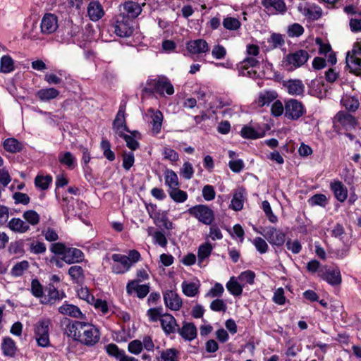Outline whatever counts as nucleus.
I'll use <instances>...</instances> for the list:
<instances>
[{"mask_svg":"<svg viewBox=\"0 0 361 361\" xmlns=\"http://www.w3.org/2000/svg\"><path fill=\"white\" fill-rule=\"evenodd\" d=\"M68 336L80 341L83 345L93 346L100 339V332L94 326L85 322H75L67 326Z\"/></svg>","mask_w":361,"mask_h":361,"instance_id":"nucleus-1","label":"nucleus"},{"mask_svg":"<svg viewBox=\"0 0 361 361\" xmlns=\"http://www.w3.org/2000/svg\"><path fill=\"white\" fill-rule=\"evenodd\" d=\"M317 276L332 286H339L342 282L341 271L334 265H322L317 262Z\"/></svg>","mask_w":361,"mask_h":361,"instance_id":"nucleus-2","label":"nucleus"},{"mask_svg":"<svg viewBox=\"0 0 361 361\" xmlns=\"http://www.w3.org/2000/svg\"><path fill=\"white\" fill-rule=\"evenodd\" d=\"M317 47H319V53L325 56V59L317 57V69L324 68L326 66V61L331 65L336 63V54L332 51L331 47L329 43H324L317 38Z\"/></svg>","mask_w":361,"mask_h":361,"instance_id":"nucleus-3","label":"nucleus"},{"mask_svg":"<svg viewBox=\"0 0 361 361\" xmlns=\"http://www.w3.org/2000/svg\"><path fill=\"white\" fill-rule=\"evenodd\" d=\"M255 231L262 235L268 242L273 245L281 246L286 240L285 233L272 226L262 228V231L255 228Z\"/></svg>","mask_w":361,"mask_h":361,"instance_id":"nucleus-4","label":"nucleus"},{"mask_svg":"<svg viewBox=\"0 0 361 361\" xmlns=\"http://www.w3.org/2000/svg\"><path fill=\"white\" fill-rule=\"evenodd\" d=\"M188 213L206 225H210L214 219V212L209 207L203 204L190 208Z\"/></svg>","mask_w":361,"mask_h":361,"instance_id":"nucleus-5","label":"nucleus"},{"mask_svg":"<svg viewBox=\"0 0 361 361\" xmlns=\"http://www.w3.org/2000/svg\"><path fill=\"white\" fill-rule=\"evenodd\" d=\"M50 321L44 319L38 322L35 326V334L38 345L45 348L49 345V326Z\"/></svg>","mask_w":361,"mask_h":361,"instance_id":"nucleus-6","label":"nucleus"},{"mask_svg":"<svg viewBox=\"0 0 361 361\" xmlns=\"http://www.w3.org/2000/svg\"><path fill=\"white\" fill-rule=\"evenodd\" d=\"M356 125L355 118L347 112L339 111L334 118V128L337 132L340 131L341 127L349 130L355 128Z\"/></svg>","mask_w":361,"mask_h":361,"instance_id":"nucleus-7","label":"nucleus"},{"mask_svg":"<svg viewBox=\"0 0 361 361\" xmlns=\"http://www.w3.org/2000/svg\"><path fill=\"white\" fill-rule=\"evenodd\" d=\"M259 61L252 56L245 58L239 65V73L243 76L255 78L258 76L256 71Z\"/></svg>","mask_w":361,"mask_h":361,"instance_id":"nucleus-8","label":"nucleus"},{"mask_svg":"<svg viewBox=\"0 0 361 361\" xmlns=\"http://www.w3.org/2000/svg\"><path fill=\"white\" fill-rule=\"evenodd\" d=\"M304 112L302 104L295 99H290L285 104V116L288 119L297 120Z\"/></svg>","mask_w":361,"mask_h":361,"instance_id":"nucleus-9","label":"nucleus"},{"mask_svg":"<svg viewBox=\"0 0 361 361\" xmlns=\"http://www.w3.org/2000/svg\"><path fill=\"white\" fill-rule=\"evenodd\" d=\"M346 63L352 72L361 70V50L358 46H353L352 50L347 53Z\"/></svg>","mask_w":361,"mask_h":361,"instance_id":"nucleus-10","label":"nucleus"},{"mask_svg":"<svg viewBox=\"0 0 361 361\" xmlns=\"http://www.w3.org/2000/svg\"><path fill=\"white\" fill-rule=\"evenodd\" d=\"M133 28L131 21L126 19L124 16H119L114 25V32L121 37H128L132 35Z\"/></svg>","mask_w":361,"mask_h":361,"instance_id":"nucleus-11","label":"nucleus"},{"mask_svg":"<svg viewBox=\"0 0 361 361\" xmlns=\"http://www.w3.org/2000/svg\"><path fill=\"white\" fill-rule=\"evenodd\" d=\"M40 27L43 34L54 33L59 27L57 17L52 13H46L42 19Z\"/></svg>","mask_w":361,"mask_h":361,"instance_id":"nucleus-12","label":"nucleus"},{"mask_svg":"<svg viewBox=\"0 0 361 361\" xmlns=\"http://www.w3.org/2000/svg\"><path fill=\"white\" fill-rule=\"evenodd\" d=\"M113 128L118 135H123L125 131L130 132L126 122L125 106H120L113 123Z\"/></svg>","mask_w":361,"mask_h":361,"instance_id":"nucleus-13","label":"nucleus"},{"mask_svg":"<svg viewBox=\"0 0 361 361\" xmlns=\"http://www.w3.org/2000/svg\"><path fill=\"white\" fill-rule=\"evenodd\" d=\"M147 84L154 87L155 90H173V86L171 81L164 75H158L155 78H149Z\"/></svg>","mask_w":361,"mask_h":361,"instance_id":"nucleus-14","label":"nucleus"},{"mask_svg":"<svg viewBox=\"0 0 361 361\" xmlns=\"http://www.w3.org/2000/svg\"><path fill=\"white\" fill-rule=\"evenodd\" d=\"M164 303L171 310H179L182 306V300L178 295L173 290H167L164 294Z\"/></svg>","mask_w":361,"mask_h":361,"instance_id":"nucleus-15","label":"nucleus"},{"mask_svg":"<svg viewBox=\"0 0 361 361\" xmlns=\"http://www.w3.org/2000/svg\"><path fill=\"white\" fill-rule=\"evenodd\" d=\"M186 47L189 53L192 54H201L209 51L207 42L202 39L189 41L186 44Z\"/></svg>","mask_w":361,"mask_h":361,"instance_id":"nucleus-16","label":"nucleus"},{"mask_svg":"<svg viewBox=\"0 0 361 361\" xmlns=\"http://www.w3.org/2000/svg\"><path fill=\"white\" fill-rule=\"evenodd\" d=\"M262 4L269 14L274 15L286 11V4L283 0H263Z\"/></svg>","mask_w":361,"mask_h":361,"instance_id":"nucleus-17","label":"nucleus"},{"mask_svg":"<svg viewBox=\"0 0 361 361\" xmlns=\"http://www.w3.org/2000/svg\"><path fill=\"white\" fill-rule=\"evenodd\" d=\"M128 294L135 293L139 298H144L149 292V286L147 284L140 285L137 281H131L126 286Z\"/></svg>","mask_w":361,"mask_h":361,"instance_id":"nucleus-18","label":"nucleus"},{"mask_svg":"<svg viewBox=\"0 0 361 361\" xmlns=\"http://www.w3.org/2000/svg\"><path fill=\"white\" fill-rule=\"evenodd\" d=\"M123 11L121 16H124L128 20L137 18L142 11V8L139 4L133 1L126 2L123 6Z\"/></svg>","mask_w":361,"mask_h":361,"instance_id":"nucleus-19","label":"nucleus"},{"mask_svg":"<svg viewBox=\"0 0 361 361\" xmlns=\"http://www.w3.org/2000/svg\"><path fill=\"white\" fill-rule=\"evenodd\" d=\"M308 59L305 51L300 50L287 56V63L290 66V68H298L304 64Z\"/></svg>","mask_w":361,"mask_h":361,"instance_id":"nucleus-20","label":"nucleus"},{"mask_svg":"<svg viewBox=\"0 0 361 361\" xmlns=\"http://www.w3.org/2000/svg\"><path fill=\"white\" fill-rule=\"evenodd\" d=\"M8 228L16 233H25L30 229L28 224L20 218L14 217L8 221Z\"/></svg>","mask_w":361,"mask_h":361,"instance_id":"nucleus-21","label":"nucleus"},{"mask_svg":"<svg viewBox=\"0 0 361 361\" xmlns=\"http://www.w3.org/2000/svg\"><path fill=\"white\" fill-rule=\"evenodd\" d=\"M178 334L185 341H191L197 335V328L193 323L184 322L182 327L178 329Z\"/></svg>","mask_w":361,"mask_h":361,"instance_id":"nucleus-22","label":"nucleus"},{"mask_svg":"<svg viewBox=\"0 0 361 361\" xmlns=\"http://www.w3.org/2000/svg\"><path fill=\"white\" fill-rule=\"evenodd\" d=\"M84 255L82 252L77 248H68L61 259L67 264L78 263L82 261Z\"/></svg>","mask_w":361,"mask_h":361,"instance_id":"nucleus-23","label":"nucleus"},{"mask_svg":"<svg viewBox=\"0 0 361 361\" xmlns=\"http://www.w3.org/2000/svg\"><path fill=\"white\" fill-rule=\"evenodd\" d=\"M161 326L167 335L174 333L177 327L175 318L170 314H164L161 319Z\"/></svg>","mask_w":361,"mask_h":361,"instance_id":"nucleus-24","label":"nucleus"},{"mask_svg":"<svg viewBox=\"0 0 361 361\" xmlns=\"http://www.w3.org/2000/svg\"><path fill=\"white\" fill-rule=\"evenodd\" d=\"M58 160L61 165L68 169H73L77 166L76 157L71 152H61Z\"/></svg>","mask_w":361,"mask_h":361,"instance_id":"nucleus-25","label":"nucleus"},{"mask_svg":"<svg viewBox=\"0 0 361 361\" xmlns=\"http://www.w3.org/2000/svg\"><path fill=\"white\" fill-rule=\"evenodd\" d=\"M1 348L5 356L13 357L17 352V347L14 341L10 337L2 339Z\"/></svg>","mask_w":361,"mask_h":361,"instance_id":"nucleus-26","label":"nucleus"},{"mask_svg":"<svg viewBox=\"0 0 361 361\" xmlns=\"http://www.w3.org/2000/svg\"><path fill=\"white\" fill-rule=\"evenodd\" d=\"M331 188L338 201L343 202L347 199V188L341 181L331 183Z\"/></svg>","mask_w":361,"mask_h":361,"instance_id":"nucleus-27","label":"nucleus"},{"mask_svg":"<svg viewBox=\"0 0 361 361\" xmlns=\"http://www.w3.org/2000/svg\"><path fill=\"white\" fill-rule=\"evenodd\" d=\"M87 13L93 21L99 20L104 16V11L101 4L96 1L90 2L87 7Z\"/></svg>","mask_w":361,"mask_h":361,"instance_id":"nucleus-28","label":"nucleus"},{"mask_svg":"<svg viewBox=\"0 0 361 361\" xmlns=\"http://www.w3.org/2000/svg\"><path fill=\"white\" fill-rule=\"evenodd\" d=\"M245 200V190L239 188L234 192L230 207L235 211H240L243 207Z\"/></svg>","mask_w":361,"mask_h":361,"instance_id":"nucleus-29","label":"nucleus"},{"mask_svg":"<svg viewBox=\"0 0 361 361\" xmlns=\"http://www.w3.org/2000/svg\"><path fill=\"white\" fill-rule=\"evenodd\" d=\"M59 312L64 315H68L75 318H82V313L75 305L71 304H63L59 307Z\"/></svg>","mask_w":361,"mask_h":361,"instance_id":"nucleus-30","label":"nucleus"},{"mask_svg":"<svg viewBox=\"0 0 361 361\" xmlns=\"http://www.w3.org/2000/svg\"><path fill=\"white\" fill-rule=\"evenodd\" d=\"M154 220V223L160 227H164L167 230H171L173 228V224L171 222L166 215L164 212L159 211L152 217Z\"/></svg>","mask_w":361,"mask_h":361,"instance_id":"nucleus-31","label":"nucleus"},{"mask_svg":"<svg viewBox=\"0 0 361 361\" xmlns=\"http://www.w3.org/2000/svg\"><path fill=\"white\" fill-rule=\"evenodd\" d=\"M341 104L348 110L355 111L358 109L360 103L358 99L348 94H345L341 99Z\"/></svg>","mask_w":361,"mask_h":361,"instance_id":"nucleus-32","label":"nucleus"},{"mask_svg":"<svg viewBox=\"0 0 361 361\" xmlns=\"http://www.w3.org/2000/svg\"><path fill=\"white\" fill-rule=\"evenodd\" d=\"M3 146L6 151L11 153L18 152L23 148L22 143L13 137L6 139L3 142Z\"/></svg>","mask_w":361,"mask_h":361,"instance_id":"nucleus-33","label":"nucleus"},{"mask_svg":"<svg viewBox=\"0 0 361 361\" xmlns=\"http://www.w3.org/2000/svg\"><path fill=\"white\" fill-rule=\"evenodd\" d=\"M213 250L212 245L205 243L200 245L197 251L198 264L200 266L205 259L208 258Z\"/></svg>","mask_w":361,"mask_h":361,"instance_id":"nucleus-34","label":"nucleus"},{"mask_svg":"<svg viewBox=\"0 0 361 361\" xmlns=\"http://www.w3.org/2000/svg\"><path fill=\"white\" fill-rule=\"evenodd\" d=\"M149 111L152 113V131L157 134L160 132L164 116L162 113L159 110L154 111L151 109Z\"/></svg>","mask_w":361,"mask_h":361,"instance_id":"nucleus-35","label":"nucleus"},{"mask_svg":"<svg viewBox=\"0 0 361 361\" xmlns=\"http://www.w3.org/2000/svg\"><path fill=\"white\" fill-rule=\"evenodd\" d=\"M23 218L25 222L28 224V226H37L40 221L39 214L33 209L27 210L23 212Z\"/></svg>","mask_w":361,"mask_h":361,"instance_id":"nucleus-36","label":"nucleus"},{"mask_svg":"<svg viewBox=\"0 0 361 361\" xmlns=\"http://www.w3.org/2000/svg\"><path fill=\"white\" fill-rule=\"evenodd\" d=\"M331 235L336 238H338L343 243H348L350 240V235L345 231L344 227L340 224H337L331 231Z\"/></svg>","mask_w":361,"mask_h":361,"instance_id":"nucleus-37","label":"nucleus"},{"mask_svg":"<svg viewBox=\"0 0 361 361\" xmlns=\"http://www.w3.org/2000/svg\"><path fill=\"white\" fill-rule=\"evenodd\" d=\"M157 361H179L178 351L174 348H169L162 350Z\"/></svg>","mask_w":361,"mask_h":361,"instance_id":"nucleus-38","label":"nucleus"},{"mask_svg":"<svg viewBox=\"0 0 361 361\" xmlns=\"http://www.w3.org/2000/svg\"><path fill=\"white\" fill-rule=\"evenodd\" d=\"M14 70V62L8 55H4L0 59V72L8 73Z\"/></svg>","mask_w":361,"mask_h":361,"instance_id":"nucleus-39","label":"nucleus"},{"mask_svg":"<svg viewBox=\"0 0 361 361\" xmlns=\"http://www.w3.org/2000/svg\"><path fill=\"white\" fill-rule=\"evenodd\" d=\"M165 183L169 187V189L178 188L179 182L178 176L171 169H166L164 172Z\"/></svg>","mask_w":361,"mask_h":361,"instance_id":"nucleus-40","label":"nucleus"},{"mask_svg":"<svg viewBox=\"0 0 361 361\" xmlns=\"http://www.w3.org/2000/svg\"><path fill=\"white\" fill-rule=\"evenodd\" d=\"M227 290L235 296H239L243 292V286H241L235 277H231L226 283Z\"/></svg>","mask_w":361,"mask_h":361,"instance_id":"nucleus-41","label":"nucleus"},{"mask_svg":"<svg viewBox=\"0 0 361 361\" xmlns=\"http://www.w3.org/2000/svg\"><path fill=\"white\" fill-rule=\"evenodd\" d=\"M29 267V262L26 260L17 262L11 269V274L14 277L21 276Z\"/></svg>","mask_w":361,"mask_h":361,"instance_id":"nucleus-42","label":"nucleus"},{"mask_svg":"<svg viewBox=\"0 0 361 361\" xmlns=\"http://www.w3.org/2000/svg\"><path fill=\"white\" fill-rule=\"evenodd\" d=\"M277 97V94L275 92H264L260 94L257 103L258 106L262 107L265 105H269Z\"/></svg>","mask_w":361,"mask_h":361,"instance_id":"nucleus-43","label":"nucleus"},{"mask_svg":"<svg viewBox=\"0 0 361 361\" xmlns=\"http://www.w3.org/2000/svg\"><path fill=\"white\" fill-rule=\"evenodd\" d=\"M199 284L196 283H182L183 293L188 297H194L199 291Z\"/></svg>","mask_w":361,"mask_h":361,"instance_id":"nucleus-44","label":"nucleus"},{"mask_svg":"<svg viewBox=\"0 0 361 361\" xmlns=\"http://www.w3.org/2000/svg\"><path fill=\"white\" fill-rule=\"evenodd\" d=\"M52 181V177L47 176H37L35 179V186L42 190H47Z\"/></svg>","mask_w":361,"mask_h":361,"instance_id":"nucleus-45","label":"nucleus"},{"mask_svg":"<svg viewBox=\"0 0 361 361\" xmlns=\"http://www.w3.org/2000/svg\"><path fill=\"white\" fill-rule=\"evenodd\" d=\"M111 258L115 263H118L121 265L122 268L126 271H128L132 266V263H130L129 257H127L126 255L114 254Z\"/></svg>","mask_w":361,"mask_h":361,"instance_id":"nucleus-46","label":"nucleus"},{"mask_svg":"<svg viewBox=\"0 0 361 361\" xmlns=\"http://www.w3.org/2000/svg\"><path fill=\"white\" fill-rule=\"evenodd\" d=\"M169 194L171 198L176 202H184L188 198L187 193L178 188L170 189Z\"/></svg>","mask_w":361,"mask_h":361,"instance_id":"nucleus-47","label":"nucleus"},{"mask_svg":"<svg viewBox=\"0 0 361 361\" xmlns=\"http://www.w3.org/2000/svg\"><path fill=\"white\" fill-rule=\"evenodd\" d=\"M68 274L75 282L82 281L84 278V271L82 267L74 265L69 268Z\"/></svg>","mask_w":361,"mask_h":361,"instance_id":"nucleus-48","label":"nucleus"},{"mask_svg":"<svg viewBox=\"0 0 361 361\" xmlns=\"http://www.w3.org/2000/svg\"><path fill=\"white\" fill-rule=\"evenodd\" d=\"M136 134H137V132L134 131L132 133L131 135L123 133V135L118 136L123 137L125 140L126 145L129 149H130L131 150H135L139 147V143L135 140Z\"/></svg>","mask_w":361,"mask_h":361,"instance_id":"nucleus-49","label":"nucleus"},{"mask_svg":"<svg viewBox=\"0 0 361 361\" xmlns=\"http://www.w3.org/2000/svg\"><path fill=\"white\" fill-rule=\"evenodd\" d=\"M241 135L244 138L257 139L261 137L264 134H261L250 126H244L241 130Z\"/></svg>","mask_w":361,"mask_h":361,"instance_id":"nucleus-50","label":"nucleus"},{"mask_svg":"<svg viewBox=\"0 0 361 361\" xmlns=\"http://www.w3.org/2000/svg\"><path fill=\"white\" fill-rule=\"evenodd\" d=\"M223 25L227 30H236L240 27L241 23L235 18L227 17L224 19Z\"/></svg>","mask_w":361,"mask_h":361,"instance_id":"nucleus-51","label":"nucleus"},{"mask_svg":"<svg viewBox=\"0 0 361 361\" xmlns=\"http://www.w3.org/2000/svg\"><path fill=\"white\" fill-rule=\"evenodd\" d=\"M287 32L290 37H298L303 34L304 28L299 23H293L288 27Z\"/></svg>","mask_w":361,"mask_h":361,"instance_id":"nucleus-52","label":"nucleus"},{"mask_svg":"<svg viewBox=\"0 0 361 361\" xmlns=\"http://www.w3.org/2000/svg\"><path fill=\"white\" fill-rule=\"evenodd\" d=\"M48 296L49 299L47 302H44L52 304L56 300H61L65 295L63 293L61 294L54 286H51L49 288Z\"/></svg>","mask_w":361,"mask_h":361,"instance_id":"nucleus-53","label":"nucleus"},{"mask_svg":"<svg viewBox=\"0 0 361 361\" xmlns=\"http://www.w3.org/2000/svg\"><path fill=\"white\" fill-rule=\"evenodd\" d=\"M77 293L79 298L85 300L89 304L93 303L95 300L94 297L90 294L87 288L81 287L78 290Z\"/></svg>","mask_w":361,"mask_h":361,"instance_id":"nucleus-54","label":"nucleus"},{"mask_svg":"<svg viewBox=\"0 0 361 361\" xmlns=\"http://www.w3.org/2000/svg\"><path fill=\"white\" fill-rule=\"evenodd\" d=\"M147 314L149 318V320L154 322L157 321L161 322L162 316L164 314L162 312L161 307L150 308L147 310Z\"/></svg>","mask_w":361,"mask_h":361,"instance_id":"nucleus-55","label":"nucleus"},{"mask_svg":"<svg viewBox=\"0 0 361 361\" xmlns=\"http://www.w3.org/2000/svg\"><path fill=\"white\" fill-rule=\"evenodd\" d=\"M255 278V274L250 270H247V271H243L238 276V279L240 282H242L243 283L253 284Z\"/></svg>","mask_w":361,"mask_h":361,"instance_id":"nucleus-56","label":"nucleus"},{"mask_svg":"<svg viewBox=\"0 0 361 361\" xmlns=\"http://www.w3.org/2000/svg\"><path fill=\"white\" fill-rule=\"evenodd\" d=\"M180 173L185 179H191L194 173V169L192 164L188 161L185 162L180 169Z\"/></svg>","mask_w":361,"mask_h":361,"instance_id":"nucleus-57","label":"nucleus"},{"mask_svg":"<svg viewBox=\"0 0 361 361\" xmlns=\"http://www.w3.org/2000/svg\"><path fill=\"white\" fill-rule=\"evenodd\" d=\"M30 290L32 294L36 298L42 297L44 293L42 286L36 279L32 280Z\"/></svg>","mask_w":361,"mask_h":361,"instance_id":"nucleus-58","label":"nucleus"},{"mask_svg":"<svg viewBox=\"0 0 361 361\" xmlns=\"http://www.w3.org/2000/svg\"><path fill=\"white\" fill-rule=\"evenodd\" d=\"M283 86L287 88L288 90H302L304 88L302 82L296 79L283 81Z\"/></svg>","mask_w":361,"mask_h":361,"instance_id":"nucleus-59","label":"nucleus"},{"mask_svg":"<svg viewBox=\"0 0 361 361\" xmlns=\"http://www.w3.org/2000/svg\"><path fill=\"white\" fill-rule=\"evenodd\" d=\"M252 244L255 245L257 250L261 254L267 252L269 247L267 242L260 237L255 238L252 240Z\"/></svg>","mask_w":361,"mask_h":361,"instance_id":"nucleus-60","label":"nucleus"},{"mask_svg":"<svg viewBox=\"0 0 361 361\" xmlns=\"http://www.w3.org/2000/svg\"><path fill=\"white\" fill-rule=\"evenodd\" d=\"M94 308L99 311L103 315H106L109 313V306L106 301L102 299H95L94 302L92 303Z\"/></svg>","mask_w":361,"mask_h":361,"instance_id":"nucleus-61","label":"nucleus"},{"mask_svg":"<svg viewBox=\"0 0 361 361\" xmlns=\"http://www.w3.org/2000/svg\"><path fill=\"white\" fill-rule=\"evenodd\" d=\"M268 42L273 48H277L284 44V39L281 34L273 33L268 39Z\"/></svg>","mask_w":361,"mask_h":361,"instance_id":"nucleus-62","label":"nucleus"},{"mask_svg":"<svg viewBox=\"0 0 361 361\" xmlns=\"http://www.w3.org/2000/svg\"><path fill=\"white\" fill-rule=\"evenodd\" d=\"M216 192L212 185H207L202 188V197L207 201L213 200L215 198Z\"/></svg>","mask_w":361,"mask_h":361,"instance_id":"nucleus-63","label":"nucleus"},{"mask_svg":"<svg viewBox=\"0 0 361 361\" xmlns=\"http://www.w3.org/2000/svg\"><path fill=\"white\" fill-rule=\"evenodd\" d=\"M210 308L214 312H226L227 307L223 300L216 299L211 302Z\"/></svg>","mask_w":361,"mask_h":361,"instance_id":"nucleus-64","label":"nucleus"}]
</instances>
